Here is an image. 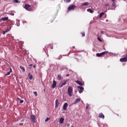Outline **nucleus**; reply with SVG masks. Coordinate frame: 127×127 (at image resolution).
<instances>
[{
    "mask_svg": "<svg viewBox=\"0 0 127 127\" xmlns=\"http://www.w3.org/2000/svg\"><path fill=\"white\" fill-rule=\"evenodd\" d=\"M67 94L69 97L73 96V89L71 87H69L67 89Z\"/></svg>",
    "mask_w": 127,
    "mask_h": 127,
    "instance_id": "nucleus-1",
    "label": "nucleus"
},
{
    "mask_svg": "<svg viewBox=\"0 0 127 127\" xmlns=\"http://www.w3.org/2000/svg\"><path fill=\"white\" fill-rule=\"evenodd\" d=\"M105 54H108V52L105 51V52H103L101 53H97L96 56L97 57H101V56H103V55H105Z\"/></svg>",
    "mask_w": 127,
    "mask_h": 127,
    "instance_id": "nucleus-2",
    "label": "nucleus"
},
{
    "mask_svg": "<svg viewBox=\"0 0 127 127\" xmlns=\"http://www.w3.org/2000/svg\"><path fill=\"white\" fill-rule=\"evenodd\" d=\"M24 8L26 10H28V11H30V10H31V6L28 4H26L25 5Z\"/></svg>",
    "mask_w": 127,
    "mask_h": 127,
    "instance_id": "nucleus-3",
    "label": "nucleus"
},
{
    "mask_svg": "<svg viewBox=\"0 0 127 127\" xmlns=\"http://www.w3.org/2000/svg\"><path fill=\"white\" fill-rule=\"evenodd\" d=\"M75 8H76V5H72L71 6H68L67 10H68V11H70V10H74Z\"/></svg>",
    "mask_w": 127,
    "mask_h": 127,
    "instance_id": "nucleus-4",
    "label": "nucleus"
},
{
    "mask_svg": "<svg viewBox=\"0 0 127 127\" xmlns=\"http://www.w3.org/2000/svg\"><path fill=\"white\" fill-rule=\"evenodd\" d=\"M77 88L78 89V92L80 94L83 93V91H84V87L82 86H77Z\"/></svg>",
    "mask_w": 127,
    "mask_h": 127,
    "instance_id": "nucleus-5",
    "label": "nucleus"
},
{
    "mask_svg": "<svg viewBox=\"0 0 127 127\" xmlns=\"http://www.w3.org/2000/svg\"><path fill=\"white\" fill-rule=\"evenodd\" d=\"M127 55L125 58L120 59V62H127Z\"/></svg>",
    "mask_w": 127,
    "mask_h": 127,
    "instance_id": "nucleus-6",
    "label": "nucleus"
},
{
    "mask_svg": "<svg viewBox=\"0 0 127 127\" xmlns=\"http://www.w3.org/2000/svg\"><path fill=\"white\" fill-rule=\"evenodd\" d=\"M67 107H68V103L67 102L64 103L63 105L64 111H66V110H67Z\"/></svg>",
    "mask_w": 127,
    "mask_h": 127,
    "instance_id": "nucleus-7",
    "label": "nucleus"
},
{
    "mask_svg": "<svg viewBox=\"0 0 127 127\" xmlns=\"http://www.w3.org/2000/svg\"><path fill=\"white\" fill-rule=\"evenodd\" d=\"M30 119L32 122V123H35V116L34 115H31L30 116Z\"/></svg>",
    "mask_w": 127,
    "mask_h": 127,
    "instance_id": "nucleus-8",
    "label": "nucleus"
},
{
    "mask_svg": "<svg viewBox=\"0 0 127 127\" xmlns=\"http://www.w3.org/2000/svg\"><path fill=\"white\" fill-rule=\"evenodd\" d=\"M53 83L52 84V88L54 89L56 87V85H57V82L55 80H53Z\"/></svg>",
    "mask_w": 127,
    "mask_h": 127,
    "instance_id": "nucleus-9",
    "label": "nucleus"
},
{
    "mask_svg": "<svg viewBox=\"0 0 127 127\" xmlns=\"http://www.w3.org/2000/svg\"><path fill=\"white\" fill-rule=\"evenodd\" d=\"M55 105V108H58V107L59 106V101L58 100V99L56 100Z\"/></svg>",
    "mask_w": 127,
    "mask_h": 127,
    "instance_id": "nucleus-10",
    "label": "nucleus"
},
{
    "mask_svg": "<svg viewBox=\"0 0 127 127\" xmlns=\"http://www.w3.org/2000/svg\"><path fill=\"white\" fill-rule=\"evenodd\" d=\"M75 82H76L77 84H78V85H79L80 86H83L84 85V83H83V82L78 81V80H76L75 81Z\"/></svg>",
    "mask_w": 127,
    "mask_h": 127,
    "instance_id": "nucleus-11",
    "label": "nucleus"
},
{
    "mask_svg": "<svg viewBox=\"0 0 127 127\" xmlns=\"http://www.w3.org/2000/svg\"><path fill=\"white\" fill-rule=\"evenodd\" d=\"M6 20H8V17H3L1 18L0 21H6Z\"/></svg>",
    "mask_w": 127,
    "mask_h": 127,
    "instance_id": "nucleus-12",
    "label": "nucleus"
},
{
    "mask_svg": "<svg viewBox=\"0 0 127 127\" xmlns=\"http://www.w3.org/2000/svg\"><path fill=\"white\" fill-rule=\"evenodd\" d=\"M67 83V81L65 80L62 84L60 85V88H62V87L65 85H66V83Z\"/></svg>",
    "mask_w": 127,
    "mask_h": 127,
    "instance_id": "nucleus-13",
    "label": "nucleus"
},
{
    "mask_svg": "<svg viewBox=\"0 0 127 127\" xmlns=\"http://www.w3.org/2000/svg\"><path fill=\"white\" fill-rule=\"evenodd\" d=\"M98 117L100 118V119H105V115H104L103 114H100L99 116H98Z\"/></svg>",
    "mask_w": 127,
    "mask_h": 127,
    "instance_id": "nucleus-14",
    "label": "nucleus"
},
{
    "mask_svg": "<svg viewBox=\"0 0 127 127\" xmlns=\"http://www.w3.org/2000/svg\"><path fill=\"white\" fill-rule=\"evenodd\" d=\"M88 4H89V2H85L81 4V6H85L86 5H88Z\"/></svg>",
    "mask_w": 127,
    "mask_h": 127,
    "instance_id": "nucleus-15",
    "label": "nucleus"
},
{
    "mask_svg": "<svg viewBox=\"0 0 127 127\" xmlns=\"http://www.w3.org/2000/svg\"><path fill=\"white\" fill-rule=\"evenodd\" d=\"M60 124H64V118H62L60 119L59 121Z\"/></svg>",
    "mask_w": 127,
    "mask_h": 127,
    "instance_id": "nucleus-16",
    "label": "nucleus"
},
{
    "mask_svg": "<svg viewBox=\"0 0 127 127\" xmlns=\"http://www.w3.org/2000/svg\"><path fill=\"white\" fill-rule=\"evenodd\" d=\"M20 69H21L22 70V72H25V68H24V67L20 65Z\"/></svg>",
    "mask_w": 127,
    "mask_h": 127,
    "instance_id": "nucleus-17",
    "label": "nucleus"
},
{
    "mask_svg": "<svg viewBox=\"0 0 127 127\" xmlns=\"http://www.w3.org/2000/svg\"><path fill=\"white\" fill-rule=\"evenodd\" d=\"M28 76L29 78V80H32L33 76L32 75H30V73H29Z\"/></svg>",
    "mask_w": 127,
    "mask_h": 127,
    "instance_id": "nucleus-18",
    "label": "nucleus"
},
{
    "mask_svg": "<svg viewBox=\"0 0 127 127\" xmlns=\"http://www.w3.org/2000/svg\"><path fill=\"white\" fill-rule=\"evenodd\" d=\"M61 79H62V77L61 76V75L58 74V80H59V81H61Z\"/></svg>",
    "mask_w": 127,
    "mask_h": 127,
    "instance_id": "nucleus-19",
    "label": "nucleus"
},
{
    "mask_svg": "<svg viewBox=\"0 0 127 127\" xmlns=\"http://www.w3.org/2000/svg\"><path fill=\"white\" fill-rule=\"evenodd\" d=\"M80 101H81V99L80 98H77L75 100V102L74 104H77V103H78V102H80Z\"/></svg>",
    "mask_w": 127,
    "mask_h": 127,
    "instance_id": "nucleus-20",
    "label": "nucleus"
},
{
    "mask_svg": "<svg viewBox=\"0 0 127 127\" xmlns=\"http://www.w3.org/2000/svg\"><path fill=\"white\" fill-rule=\"evenodd\" d=\"M87 11H88V12H90V13H93V12H94V11L91 10V9H90V8L87 9Z\"/></svg>",
    "mask_w": 127,
    "mask_h": 127,
    "instance_id": "nucleus-21",
    "label": "nucleus"
},
{
    "mask_svg": "<svg viewBox=\"0 0 127 127\" xmlns=\"http://www.w3.org/2000/svg\"><path fill=\"white\" fill-rule=\"evenodd\" d=\"M112 7L116 8L117 7V4H116V2H114L112 4Z\"/></svg>",
    "mask_w": 127,
    "mask_h": 127,
    "instance_id": "nucleus-22",
    "label": "nucleus"
},
{
    "mask_svg": "<svg viewBox=\"0 0 127 127\" xmlns=\"http://www.w3.org/2000/svg\"><path fill=\"white\" fill-rule=\"evenodd\" d=\"M104 14H105V13L104 12L101 13L99 15V18H101V17H102V16H103V15H104Z\"/></svg>",
    "mask_w": 127,
    "mask_h": 127,
    "instance_id": "nucleus-23",
    "label": "nucleus"
},
{
    "mask_svg": "<svg viewBox=\"0 0 127 127\" xmlns=\"http://www.w3.org/2000/svg\"><path fill=\"white\" fill-rule=\"evenodd\" d=\"M97 39H98V41H100V42H103V41L101 39V38L98 37Z\"/></svg>",
    "mask_w": 127,
    "mask_h": 127,
    "instance_id": "nucleus-24",
    "label": "nucleus"
},
{
    "mask_svg": "<svg viewBox=\"0 0 127 127\" xmlns=\"http://www.w3.org/2000/svg\"><path fill=\"white\" fill-rule=\"evenodd\" d=\"M34 94H35V97H37V96H38V95H37V92L34 91Z\"/></svg>",
    "mask_w": 127,
    "mask_h": 127,
    "instance_id": "nucleus-25",
    "label": "nucleus"
},
{
    "mask_svg": "<svg viewBox=\"0 0 127 127\" xmlns=\"http://www.w3.org/2000/svg\"><path fill=\"white\" fill-rule=\"evenodd\" d=\"M10 72L9 71H8L5 75L8 76V75H10Z\"/></svg>",
    "mask_w": 127,
    "mask_h": 127,
    "instance_id": "nucleus-26",
    "label": "nucleus"
},
{
    "mask_svg": "<svg viewBox=\"0 0 127 127\" xmlns=\"http://www.w3.org/2000/svg\"><path fill=\"white\" fill-rule=\"evenodd\" d=\"M6 32H7V31H3L2 33L3 35H4Z\"/></svg>",
    "mask_w": 127,
    "mask_h": 127,
    "instance_id": "nucleus-27",
    "label": "nucleus"
},
{
    "mask_svg": "<svg viewBox=\"0 0 127 127\" xmlns=\"http://www.w3.org/2000/svg\"><path fill=\"white\" fill-rule=\"evenodd\" d=\"M49 120H50L49 118H47V119L45 120V122H48Z\"/></svg>",
    "mask_w": 127,
    "mask_h": 127,
    "instance_id": "nucleus-28",
    "label": "nucleus"
},
{
    "mask_svg": "<svg viewBox=\"0 0 127 127\" xmlns=\"http://www.w3.org/2000/svg\"><path fill=\"white\" fill-rule=\"evenodd\" d=\"M81 34H82L83 37H84V36H85V32L81 33Z\"/></svg>",
    "mask_w": 127,
    "mask_h": 127,
    "instance_id": "nucleus-29",
    "label": "nucleus"
},
{
    "mask_svg": "<svg viewBox=\"0 0 127 127\" xmlns=\"http://www.w3.org/2000/svg\"><path fill=\"white\" fill-rule=\"evenodd\" d=\"M20 104H22V103H23V100H20Z\"/></svg>",
    "mask_w": 127,
    "mask_h": 127,
    "instance_id": "nucleus-30",
    "label": "nucleus"
},
{
    "mask_svg": "<svg viewBox=\"0 0 127 127\" xmlns=\"http://www.w3.org/2000/svg\"><path fill=\"white\" fill-rule=\"evenodd\" d=\"M89 107H90V106H89V105L86 106V110L89 109Z\"/></svg>",
    "mask_w": 127,
    "mask_h": 127,
    "instance_id": "nucleus-31",
    "label": "nucleus"
},
{
    "mask_svg": "<svg viewBox=\"0 0 127 127\" xmlns=\"http://www.w3.org/2000/svg\"><path fill=\"white\" fill-rule=\"evenodd\" d=\"M109 5H110V4H109L108 3L106 4H105V7H107V6H109Z\"/></svg>",
    "mask_w": 127,
    "mask_h": 127,
    "instance_id": "nucleus-32",
    "label": "nucleus"
},
{
    "mask_svg": "<svg viewBox=\"0 0 127 127\" xmlns=\"http://www.w3.org/2000/svg\"><path fill=\"white\" fill-rule=\"evenodd\" d=\"M66 127H70V124H67L66 125Z\"/></svg>",
    "mask_w": 127,
    "mask_h": 127,
    "instance_id": "nucleus-33",
    "label": "nucleus"
},
{
    "mask_svg": "<svg viewBox=\"0 0 127 127\" xmlns=\"http://www.w3.org/2000/svg\"><path fill=\"white\" fill-rule=\"evenodd\" d=\"M10 73H11V72H12V69H11V67H10V71H9Z\"/></svg>",
    "mask_w": 127,
    "mask_h": 127,
    "instance_id": "nucleus-34",
    "label": "nucleus"
},
{
    "mask_svg": "<svg viewBox=\"0 0 127 127\" xmlns=\"http://www.w3.org/2000/svg\"><path fill=\"white\" fill-rule=\"evenodd\" d=\"M71 1V0H66V2H70Z\"/></svg>",
    "mask_w": 127,
    "mask_h": 127,
    "instance_id": "nucleus-35",
    "label": "nucleus"
},
{
    "mask_svg": "<svg viewBox=\"0 0 127 127\" xmlns=\"http://www.w3.org/2000/svg\"><path fill=\"white\" fill-rule=\"evenodd\" d=\"M101 34H103L104 33V31H102L100 32Z\"/></svg>",
    "mask_w": 127,
    "mask_h": 127,
    "instance_id": "nucleus-36",
    "label": "nucleus"
},
{
    "mask_svg": "<svg viewBox=\"0 0 127 127\" xmlns=\"http://www.w3.org/2000/svg\"><path fill=\"white\" fill-rule=\"evenodd\" d=\"M69 76H70V74H67L66 75V77H69Z\"/></svg>",
    "mask_w": 127,
    "mask_h": 127,
    "instance_id": "nucleus-37",
    "label": "nucleus"
},
{
    "mask_svg": "<svg viewBox=\"0 0 127 127\" xmlns=\"http://www.w3.org/2000/svg\"><path fill=\"white\" fill-rule=\"evenodd\" d=\"M36 65H33V68H36Z\"/></svg>",
    "mask_w": 127,
    "mask_h": 127,
    "instance_id": "nucleus-38",
    "label": "nucleus"
},
{
    "mask_svg": "<svg viewBox=\"0 0 127 127\" xmlns=\"http://www.w3.org/2000/svg\"><path fill=\"white\" fill-rule=\"evenodd\" d=\"M113 1V2H115V0H111Z\"/></svg>",
    "mask_w": 127,
    "mask_h": 127,
    "instance_id": "nucleus-39",
    "label": "nucleus"
},
{
    "mask_svg": "<svg viewBox=\"0 0 127 127\" xmlns=\"http://www.w3.org/2000/svg\"><path fill=\"white\" fill-rule=\"evenodd\" d=\"M18 100H19V101H20V100H21V99H20V98H18Z\"/></svg>",
    "mask_w": 127,
    "mask_h": 127,
    "instance_id": "nucleus-40",
    "label": "nucleus"
},
{
    "mask_svg": "<svg viewBox=\"0 0 127 127\" xmlns=\"http://www.w3.org/2000/svg\"><path fill=\"white\" fill-rule=\"evenodd\" d=\"M32 64H30V65H29V66H32Z\"/></svg>",
    "mask_w": 127,
    "mask_h": 127,
    "instance_id": "nucleus-41",
    "label": "nucleus"
},
{
    "mask_svg": "<svg viewBox=\"0 0 127 127\" xmlns=\"http://www.w3.org/2000/svg\"><path fill=\"white\" fill-rule=\"evenodd\" d=\"M51 49H53V47H51Z\"/></svg>",
    "mask_w": 127,
    "mask_h": 127,
    "instance_id": "nucleus-42",
    "label": "nucleus"
},
{
    "mask_svg": "<svg viewBox=\"0 0 127 127\" xmlns=\"http://www.w3.org/2000/svg\"><path fill=\"white\" fill-rule=\"evenodd\" d=\"M73 127V126H71V127Z\"/></svg>",
    "mask_w": 127,
    "mask_h": 127,
    "instance_id": "nucleus-43",
    "label": "nucleus"
}]
</instances>
